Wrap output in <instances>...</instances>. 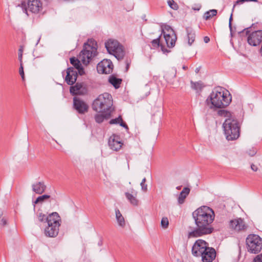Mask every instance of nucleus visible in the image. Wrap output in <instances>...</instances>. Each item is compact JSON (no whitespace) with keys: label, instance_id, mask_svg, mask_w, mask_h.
I'll return each mask as SVG.
<instances>
[{"label":"nucleus","instance_id":"nucleus-46","mask_svg":"<svg viewBox=\"0 0 262 262\" xmlns=\"http://www.w3.org/2000/svg\"><path fill=\"white\" fill-rule=\"evenodd\" d=\"M249 29H250V27H248V28H245L242 31L239 32L238 33L239 34H241V33H244L245 32L246 34L248 35L249 34V32H250L249 30Z\"/></svg>","mask_w":262,"mask_h":262},{"label":"nucleus","instance_id":"nucleus-29","mask_svg":"<svg viewBox=\"0 0 262 262\" xmlns=\"http://www.w3.org/2000/svg\"><path fill=\"white\" fill-rule=\"evenodd\" d=\"M191 88L195 90L197 93L202 91L203 88L204 87L203 83L201 81L193 82L190 81Z\"/></svg>","mask_w":262,"mask_h":262},{"label":"nucleus","instance_id":"nucleus-25","mask_svg":"<svg viewBox=\"0 0 262 262\" xmlns=\"http://www.w3.org/2000/svg\"><path fill=\"white\" fill-rule=\"evenodd\" d=\"M161 37V35H160L158 38H157L155 39H153L151 41L152 46L154 48H157V47H160L162 51L164 53L169 52V51L165 48V47L162 45V43H161V41H160Z\"/></svg>","mask_w":262,"mask_h":262},{"label":"nucleus","instance_id":"nucleus-49","mask_svg":"<svg viewBox=\"0 0 262 262\" xmlns=\"http://www.w3.org/2000/svg\"><path fill=\"white\" fill-rule=\"evenodd\" d=\"M210 41V38L208 36H205L204 37V41L205 42V43H208Z\"/></svg>","mask_w":262,"mask_h":262},{"label":"nucleus","instance_id":"nucleus-37","mask_svg":"<svg viewBox=\"0 0 262 262\" xmlns=\"http://www.w3.org/2000/svg\"><path fill=\"white\" fill-rule=\"evenodd\" d=\"M217 114L220 116L228 117L230 115L229 112L224 110H220L217 111Z\"/></svg>","mask_w":262,"mask_h":262},{"label":"nucleus","instance_id":"nucleus-54","mask_svg":"<svg viewBox=\"0 0 262 262\" xmlns=\"http://www.w3.org/2000/svg\"><path fill=\"white\" fill-rule=\"evenodd\" d=\"M3 215V211L0 209V219L2 217V216Z\"/></svg>","mask_w":262,"mask_h":262},{"label":"nucleus","instance_id":"nucleus-8","mask_svg":"<svg viewBox=\"0 0 262 262\" xmlns=\"http://www.w3.org/2000/svg\"><path fill=\"white\" fill-rule=\"evenodd\" d=\"M209 248V244L205 241L202 239H197L192 246V254L194 256L200 257L202 255V252L207 250Z\"/></svg>","mask_w":262,"mask_h":262},{"label":"nucleus","instance_id":"nucleus-30","mask_svg":"<svg viewBox=\"0 0 262 262\" xmlns=\"http://www.w3.org/2000/svg\"><path fill=\"white\" fill-rule=\"evenodd\" d=\"M116 218L118 223V225L123 228L125 225V220L124 217L122 215L120 211L118 209L115 210Z\"/></svg>","mask_w":262,"mask_h":262},{"label":"nucleus","instance_id":"nucleus-20","mask_svg":"<svg viewBox=\"0 0 262 262\" xmlns=\"http://www.w3.org/2000/svg\"><path fill=\"white\" fill-rule=\"evenodd\" d=\"M186 32V40L188 45L191 46L195 39L196 34L195 31L191 27H186L185 29Z\"/></svg>","mask_w":262,"mask_h":262},{"label":"nucleus","instance_id":"nucleus-31","mask_svg":"<svg viewBox=\"0 0 262 262\" xmlns=\"http://www.w3.org/2000/svg\"><path fill=\"white\" fill-rule=\"evenodd\" d=\"M173 33H176L173 29L171 27V26L165 25L161 26V35H164V34H172Z\"/></svg>","mask_w":262,"mask_h":262},{"label":"nucleus","instance_id":"nucleus-51","mask_svg":"<svg viewBox=\"0 0 262 262\" xmlns=\"http://www.w3.org/2000/svg\"><path fill=\"white\" fill-rule=\"evenodd\" d=\"M129 67V63L128 62V61H126V71H127L128 70V68Z\"/></svg>","mask_w":262,"mask_h":262},{"label":"nucleus","instance_id":"nucleus-6","mask_svg":"<svg viewBox=\"0 0 262 262\" xmlns=\"http://www.w3.org/2000/svg\"><path fill=\"white\" fill-rule=\"evenodd\" d=\"M247 251L250 253H258L262 249V238L256 234H250L246 239Z\"/></svg>","mask_w":262,"mask_h":262},{"label":"nucleus","instance_id":"nucleus-42","mask_svg":"<svg viewBox=\"0 0 262 262\" xmlns=\"http://www.w3.org/2000/svg\"><path fill=\"white\" fill-rule=\"evenodd\" d=\"M76 69L77 70L78 73L80 75H83L84 74L85 72L82 65H81L79 68L78 67Z\"/></svg>","mask_w":262,"mask_h":262},{"label":"nucleus","instance_id":"nucleus-59","mask_svg":"<svg viewBox=\"0 0 262 262\" xmlns=\"http://www.w3.org/2000/svg\"><path fill=\"white\" fill-rule=\"evenodd\" d=\"M64 71H62V76H64Z\"/></svg>","mask_w":262,"mask_h":262},{"label":"nucleus","instance_id":"nucleus-36","mask_svg":"<svg viewBox=\"0 0 262 262\" xmlns=\"http://www.w3.org/2000/svg\"><path fill=\"white\" fill-rule=\"evenodd\" d=\"M161 227L163 229H167L169 225V221L167 217H162L161 221Z\"/></svg>","mask_w":262,"mask_h":262},{"label":"nucleus","instance_id":"nucleus-39","mask_svg":"<svg viewBox=\"0 0 262 262\" xmlns=\"http://www.w3.org/2000/svg\"><path fill=\"white\" fill-rule=\"evenodd\" d=\"M233 20L232 13H231L229 20V28L230 29V34L232 36V21Z\"/></svg>","mask_w":262,"mask_h":262},{"label":"nucleus","instance_id":"nucleus-15","mask_svg":"<svg viewBox=\"0 0 262 262\" xmlns=\"http://www.w3.org/2000/svg\"><path fill=\"white\" fill-rule=\"evenodd\" d=\"M200 257H202L203 262H212L216 257V251L213 248L209 247L207 250L202 252Z\"/></svg>","mask_w":262,"mask_h":262},{"label":"nucleus","instance_id":"nucleus-45","mask_svg":"<svg viewBox=\"0 0 262 262\" xmlns=\"http://www.w3.org/2000/svg\"><path fill=\"white\" fill-rule=\"evenodd\" d=\"M140 185L141 186V189L144 192H146L147 190V185L145 184V183H140Z\"/></svg>","mask_w":262,"mask_h":262},{"label":"nucleus","instance_id":"nucleus-4","mask_svg":"<svg viewBox=\"0 0 262 262\" xmlns=\"http://www.w3.org/2000/svg\"><path fill=\"white\" fill-rule=\"evenodd\" d=\"M226 139L232 141L237 139L239 136V126L238 121L231 118L225 120L223 124Z\"/></svg>","mask_w":262,"mask_h":262},{"label":"nucleus","instance_id":"nucleus-32","mask_svg":"<svg viewBox=\"0 0 262 262\" xmlns=\"http://www.w3.org/2000/svg\"><path fill=\"white\" fill-rule=\"evenodd\" d=\"M217 14V10L215 9H212L210 10L209 11H208L206 12L204 15L203 18L205 20H208L210 18H211L213 16H214Z\"/></svg>","mask_w":262,"mask_h":262},{"label":"nucleus","instance_id":"nucleus-43","mask_svg":"<svg viewBox=\"0 0 262 262\" xmlns=\"http://www.w3.org/2000/svg\"><path fill=\"white\" fill-rule=\"evenodd\" d=\"M7 225V220L6 218L3 217L1 220H0V225L2 226H5Z\"/></svg>","mask_w":262,"mask_h":262},{"label":"nucleus","instance_id":"nucleus-3","mask_svg":"<svg viewBox=\"0 0 262 262\" xmlns=\"http://www.w3.org/2000/svg\"><path fill=\"white\" fill-rule=\"evenodd\" d=\"M113 104L111 95L107 93H104L100 95L95 99L92 104V108L94 111L99 113L112 112Z\"/></svg>","mask_w":262,"mask_h":262},{"label":"nucleus","instance_id":"nucleus-57","mask_svg":"<svg viewBox=\"0 0 262 262\" xmlns=\"http://www.w3.org/2000/svg\"><path fill=\"white\" fill-rule=\"evenodd\" d=\"M40 39V37L38 39V40H37V42H36V45H37L38 43V42H39Z\"/></svg>","mask_w":262,"mask_h":262},{"label":"nucleus","instance_id":"nucleus-12","mask_svg":"<svg viewBox=\"0 0 262 262\" xmlns=\"http://www.w3.org/2000/svg\"><path fill=\"white\" fill-rule=\"evenodd\" d=\"M66 73L65 81L68 85H72L77 80L78 73L73 67H69L66 70Z\"/></svg>","mask_w":262,"mask_h":262},{"label":"nucleus","instance_id":"nucleus-22","mask_svg":"<svg viewBox=\"0 0 262 262\" xmlns=\"http://www.w3.org/2000/svg\"><path fill=\"white\" fill-rule=\"evenodd\" d=\"M60 221V216L58 213L55 212L49 214L46 218V222L50 224H60L59 221Z\"/></svg>","mask_w":262,"mask_h":262},{"label":"nucleus","instance_id":"nucleus-2","mask_svg":"<svg viewBox=\"0 0 262 262\" xmlns=\"http://www.w3.org/2000/svg\"><path fill=\"white\" fill-rule=\"evenodd\" d=\"M231 96L228 91L222 88H214L206 100V103L210 108H222L228 106L231 102Z\"/></svg>","mask_w":262,"mask_h":262},{"label":"nucleus","instance_id":"nucleus-56","mask_svg":"<svg viewBox=\"0 0 262 262\" xmlns=\"http://www.w3.org/2000/svg\"><path fill=\"white\" fill-rule=\"evenodd\" d=\"M181 187H182V186H179L177 187V188H177L178 190H180V189L181 188Z\"/></svg>","mask_w":262,"mask_h":262},{"label":"nucleus","instance_id":"nucleus-16","mask_svg":"<svg viewBox=\"0 0 262 262\" xmlns=\"http://www.w3.org/2000/svg\"><path fill=\"white\" fill-rule=\"evenodd\" d=\"M60 224H48V227L45 229V234L47 236L54 237H56L59 232V227Z\"/></svg>","mask_w":262,"mask_h":262},{"label":"nucleus","instance_id":"nucleus-19","mask_svg":"<svg viewBox=\"0 0 262 262\" xmlns=\"http://www.w3.org/2000/svg\"><path fill=\"white\" fill-rule=\"evenodd\" d=\"M167 47L173 48L176 44L177 37L176 33L172 34H164L163 35Z\"/></svg>","mask_w":262,"mask_h":262},{"label":"nucleus","instance_id":"nucleus-27","mask_svg":"<svg viewBox=\"0 0 262 262\" xmlns=\"http://www.w3.org/2000/svg\"><path fill=\"white\" fill-rule=\"evenodd\" d=\"M109 124H119L121 126L125 128L126 129H128L127 125L123 120L122 117L121 115H119L118 117L115 119H112L110 120Z\"/></svg>","mask_w":262,"mask_h":262},{"label":"nucleus","instance_id":"nucleus-48","mask_svg":"<svg viewBox=\"0 0 262 262\" xmlns=\"http://www.w3.org/2000/svg\"><path fill=\"white\" fill-rule=\"evenodd\" d=\"M251 168L252 169V170H253L254 171H256L257 170H258V168L257 167V166H256L255 165H254V164H252L251 165Z\"/></svg>","mask_w":262,"mask_h":262},{"label":"nucleus","instance_id":"nucleus-26","mask_svg":"<svg viewBox=\"0 0 262 262\" xmlns=\"http://www.w3.org/2000/svg\"><path fill=\"white\" fill-rule=\"evenodd\" d=\"M190 191V189L188 187H185L183 188L182 191L180 192L178 199V202L179 204L184 203L185 199L189 194Z\"/></svg>","mask_w":262,"mask_h":262},{"label":"nucleus","instance_id":"nucleus-58","mask_svg":"<svg viewBox=\"0 0 262 262\" xmlns=\"http://www.w3.org/2000/svg\"><path fill=\"white\" fill-rule=\"evenodd\" d=\"M25 13L28 15V14L27 13V9H25Z\"/></svg>","mask_w":262,"mask_h":262},{"label":"nucleus","instance_id":"nucleus-21","mask_svg":"<svg viewBox=\"0 0 262 262\" xmlns=\"http://www.w3.org/2000/svg\"><path fill=\"white\" fill-rule=\"evenodd\" d=\"M32 190L37 194H41L45 192L46 186L43 182H38L32 184Z\"/></svg>","mask_w":262,"mask_h":262},{"label":"nucleus","instance_id":"nucleus-1","mask_svg":"<svg viewBox=\"0 0 262 262\" xmlns=\"http://www.w3.org/2000/svg\"><path fill=\"white\" fill-rule=\"evenodd\" d=\"M192 217L196 227H188V238H196L213 232L214 228L211 224L214 219V213L212 209L207 206H202L193 212Z\"/></svg>","mask_w":262,"mask_h":262},{"label":"nucleus","instance_id":"nucleus-53","mask_svg":"<svg viewBox=\"0 0 262 262\" xmlns=\"http://www.w3.org/2000/svg\"><path fill=\"white\" fill-rule=\"evenodd\" d=\"M192 9L194 10L199 11L201 9V6H199L198 8H193Z\"/></svg>","mask_w":262,"mask_h":262},{"label":"nucleus","instance_id":"nucleus-17","mask_svg":"<svg viewBox=\"0 0 262 262\" xmlns=\"http://www.w3.org/2000/svg\"><path fill=\"white\" fill-rule=\"evenodd\" d=\"M42 7V4L39 0H28V9L32 13H37Z\"/></svg>","mask_w":262,"mask_h":262},{"label":"nucleus","instance_id":"nucleus-10","mask_svg":"<svg viewBox=\"0 0 262 262\" xmlns=\"http://www.w3.org/2000/svg\"><path fill=\"white\" fill-rule=\"evenodd\" d=\"M113 64L110 59H103L97 66V70L100 74H110L113 71Z\"/></svg>","mask_w":262,"mask_h":262},{"label":"nucleus","instance_id":"nucleus-24","mask_svg":"<svg viewBox=\"0 0 262 262\" xmlns=\"http://www.w3.org/2000/svg\"><path fill=\"white\" fill-rule=\"evenodd\" d=\"M105 114H97L95 115V121L98 123H101L104 120H107L111 116V112H106Z\"/></svg>","mask_w":262,"mask_h":262},{"label":"nucleus","instance_id":"nucleus-11","mask_svg":"<svg viewBox=\"0 0 262 262\" xmlns=\"http://www.w3.org/2000/svg\"><path fill=\"white\" fill-rule=\"evenodd\" d=\"M262 41V30L253 32L248 37L247 41L250 46L254 47L259 45Z\"/></svg>","mask_w":262,"mask_h":262},{"label":"nucleus","instance_id":"nucleus-38","mask_svg":"<svg viewBox=\"0 0 262 262\" xmlns=\"http://www.w3.org/2000/svg\"><path fill=\"white\" fill-rule=\"evenodd\" d=\"M245 2H257L258 1L257 0H237L236 1V2L235 3L234 6H233V10L234 9V7H235V6L236 5H238V4H242Z\"/></svg>","mask_w":262,"mask_h":262},{"label":"nucleus","instance_id":"nucleus-33","mask_svg":"<svg viewBox=\"0 0 262 262\" xmlns=\"http://www.w3.org/2000/svg\"><path fill=\"white\" fill-rule=\"evenodd\" d=\"M70 61L71 64H72L75 69L79 68L81 65L80 60L76 58L75 57H72L70 58Z\"/></svg>","mask_w":262,"mask_h":262},{"label":"nucleus","instance_id":"nucleus-41","mask_svg":"<svg viewBox=\"0 0 262 262\" xmlns=\"http://www.w3.org/2000/svg\"><path fill=\"white\" fill-rule=\"evenodd\" d=\"M253 262H262V254L256 255L253 259Z\"/></svg>","mask_w":262,"mask_h":262},{"label":"nucleus","instance_id":"nucleus-5","mask_svg":"<svg viewBox=\"0 0 262 262\" xmlns=\"http://www.w3.org/2000/svg\"><path fill=\"white\" fill-rule=\"evenodd\" d=\"M94 40L89 39L88 42L84 43L83 49L79 54V59L85 66L88 65L92 58L97 54V49L94 47Z\"/></svg>","mask_w":262,"mask_h":262},{"label":"nucleus","instance_id":"nucleus-23","mask_svg":"<svg viewBox=\"0 0 262 262\" xmlns=\"http://www.w3.org/2000/svg\"><path fill=\"white\" fill-rule=\"evenodd\" d=\"M133 189L132 190V193L129 192H125V195L130 203L134 206H137L139 204V201L137 199V192H134Z\"/></svg>","mask_w":262,"mask_h":262},{"label":"nucleus","instance_id":"nucleus-7","mask_svg":"<svg viewBox=\"0 0 262 262\" xmlns=\"http://www.w3.org/2000/svg\"><path fill=\"white\" fill-rule=\"evenodd\" d=\"M107 52L114 55L117 58L122 59L124 56L123 46L116 40L108 39L105 43Z\"/></svg>","mask_w":262,"mask_h":262},{"label":"nucleus","instance_id":"nucleus-35","mask_svg":"<svg viewBox=\"0 0 262 262\" xmlns=\"http://www.w3.org/2000/svg\"><path fill=\"white\" fill-rule=\"evenodd\" d=\"M167 3L170 8L174 10H177L179 9V6L173 0H168Z\"/></svg>","mask_w":262,"mask_h":262},{"label":"nucleus","instance_id":"nucleus-9","mask_svg":"<svg viewBox=\"0 0 262 262\" xmlns=\"http://www.w3.org/2000/svg\"><path fill=\"white\" fill-rule=\"evenodd\" d=\"M73 108L80 114H84L89 110L88 104L83 100L77 97L73 98Z\"/></svg>","mask_w":262,"mask_h":262},{"label":"nucleus","instance_id":"nucleus-47","mask_svg":"<svg viewBox=\"0 0 262 262\" xmlns=\"http://www.w3.org/2000/svg\"><path fill=\"white\" fill-rule=\"evenodd\" d=\"M22 52H23L22 50L21 49H19V54H18V59L20 62H22V57H23Z\"/></svg>","mask_w":262,"mask_h":262},{"label":"nucleus","instance_id":"nucleus-14","mask_svg":"<svg viewBox=\"0 0 262 262\" xmlns=\"http://www.w3.org/2000/svg\"><path fill=\"white\" fill-rule=\"evenodd\" d=\"M229 226L230 228L237 231H244L247 227L244 220L241 218L231 220Z\"/></svg>","mask_w":262,"mask_h":262},{"label":"nucleus","instance_id":"nucleus-13","mask_svg":"<svg viewBox=\"0 0 262 262\" xmlns=\"http://www.w3.org/2000/svg\"><path fill=\"white\" fill-rule=\"evenodd\" d=\"M108 143L110 148L114 151L119 150L123 145V143L120 141V137L115 134H113L110 137Z\"/></svg>","mask_w":262,"mask_h":262},{"label":"nucleus","instance_id":"nucleus-40","mask_svg":"<svg viewBox=\"0 0 262 262\" xmlns=\"http://www.w3.org/2000/svg\"><path fill=\"white\" fill-rule=\"evenodd\" d=\"M46 217L45 214L42 213H40L38 215V220L41 222H43L44 221H46Z\"/></svg>","mask_w":262,"mask_h":262},{"label":"nucleus","instance_id":"nucleus-34","mask_svg":"<svg viewBox=\"0 0 262 262\" xmlns=\"http://www.w3.org/2000/svg\"><path fill=\"white\" fill-rule=\"evenodd\" d=\"M50 198V195L48 194H43L42 195L38 196L35 201L34 202V204H37V203H42L45 200L49 199Z\"/></svg>","mask_w":262,"mask_h":262},{"label":"nucleus","instance_id":"nucleus-28","mask_svg":"<svg viewBox=\"0 0 262 262\" xmlns=\"http://www.w3.org/2000/svg\"><path fill=\"white\" fill-rule=\"evenodd\" d=\"M122 81V79L117 78L114 75H111L108 78V82L112 84L115 89H118L120 87Z\"/></svg>","mask_w":262,"mask_h":262},{"label":"nucleus","instance_id":"nucleus-50","mask_svg":"<svg viewBox=\"0 0 262 262\" xmlns=\"http://www.w3.org/2000/svg\"><path fill=\"white\" fill-rule=\"evenodd\" d=\"M256 151L255 150H253V151H251V152L249 153V155L251 156H253L256 154Z\"/></svg>","mask_w":262,"mask_h":262},{"label":"nucleus","instance_id":"nucleus-55","mask_svg":"<svg viewBox=\"0 0 262 262\" xmlns=\"http://www.w3.org/2000/svg\"><path fill=\"white\" fill-rule=\"evenodd\" d=\"M146 181V178H144L142 180V182L141 183H145Z\"/></svg>","mask_w":262,"mask_h":262},{"label":"nucleus","instance_id":"nucleus-52","mask_svg":"<svg viewBox=\"0 0 262 262\" xmlns=\"http://www.w3.org/2000/svg\"><path fill=\"white\" fill-rule=\"evenodd\" d=\"M200 69H201V67H198V68H196L195 70V72L196 73H198L200 70Z\"/></svg>","mask_w":262,"mask_h":262},{"label":"nucleus","instance_id":"nucleus-18","mask_svg":"<svg viewBox=\"0 0 262 262\" xmlns=\"http://www.w3.org/2000/svg\"><path fill=\"white\" fill-rule=\"evenodd\" d=\"M87 90L83 87L81 83H76L74 86H71L70 92L72 95H81L86 93Z\"/></svg>","mask_w":262,"mask_h":262},{"label":"nucleus","instance_id":"nucleus-60","mask_svg":"<svg viewBox=\"0 0 262 262\" xmlns=\"http://www.w3.org/2000/svg\"><path fill=\"white\" fill-rule=\"evenodd\" d=\"M184 69H185L186 67L185 66L183 67V68Z\"/></svg>","mask_w":262,"mask_h":262},{"label":"nucleus","instance_id":"nucleus-44","mask_svg":"<svg viewBox=\"0 0 262 262\" xmlns=\"http://www.w3.org/2000/svg\"><path fill=\"white\" fill-rule=\"evenodd\" d=\"M19 74L20 75L21 78L23 79H24V72L23 70V67L22 66V64H20V67L19 68Z\"/></svg>","mask_w":262,"mask_h":262}]
</instances>
